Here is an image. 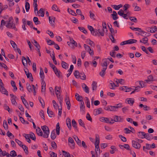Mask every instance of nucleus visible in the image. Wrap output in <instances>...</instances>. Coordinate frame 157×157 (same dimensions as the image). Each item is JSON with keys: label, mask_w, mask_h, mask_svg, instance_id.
Wrapping results in <instances>:
<instances>
[{"label": "nucleus", "mask_w": 157, "mask_h": 157, "mask_svg": "<svg viewBox=\"0 0 157 157\" xmlns=\"http://www.w3.org/2000/svg\"><path fill=\"white\" fill-rule=\"evenodd\" d=\"M13 19L12 17H10L8 21H7L6 26L8 28L14 29L15 31L17 29L16 28L15 25L13 23Z\"/></svg>", "instance_id": "nucleus-1"}, {"label": "nucleus", "mask_w": 157, "mask_h": 157, "mask_svg": "<svg viewBox=\"0 0 157 157\" xmlns=\"http://www.w3.org/2000/svg\"><path fill=\"white\" fill-rule=\"evenodd\" d=\"M137 134L139 138L141 139L145 138L148 140H150L151 139V137L149 134L145 133L144 132H139Z\"/></svg>", "instance_id": "nucleus-2"}, {"label": "nucleus", "mask_w": 157, "mask_h": 157, "mask_svg": "<svg viewBox=\"0 0 157 157\" xmlns=\"http://www.w3.org/2000/svg\"><path fill=\"white\" fill-rule=\"evenodd\" d=\"M41 128L44 133L43 137L45 138H48L50 132L48 127L46 125H44L41 126Z\"/></svg>", "instance_id": "nucleus-3"}, {"label": "nucleus", "mask_w": 157, "mask_h": 157, "mask_svg": "<svg viewBox=\"0 0 157 157\" xmlns=\"http://www.w3.org/2000/svg\"><path fill=\"white\" fill-rule=\"evenodd\" d=\"M87 28L90 31L91 34L95 36L99 35V34L98 32V31L97 30H95L94 29L92 26L88 25Z\"/></svg>", "instance_id": "nucleus-4"}, {"label": "nucleus", "mask_w": 157, "mask_h": 157, "mask_svg": "<svg viewBox=\"0 0 157 157\" xmlns=\"http://www.w3.org/2000/svg\"><path fill=\"white\" fill-rule=\"evenodd\" d=\"M137 40H128L121 42L120 44L121 45H124L127 44H132L136 43Z\"/></svg>", "instance_id": "nucleus-5"}, {"label": "nucleus", "mask_w": 157, "mask_h": 157, "mask_svg": "<svg viewBox=\"0 0 157 157\" xmlns=\"http://www.w3.org/2000/svg\"><path fill=\"white\" fill-rule=\"evenodd\" d=\"M132 145L133 147L137 149H139L141 147L140 144L137 141L135 140L132 141Z\"/></svg>", "instance_id": "nucleus-6"}, {"label": "nucleus", "mask_w": 157, "mask_h": 157, "mask_svg": "<svg viewBox=\"0 0 157 157\" xmlns=\"http://www.w3.org/2000/svg\"><path fill=\"white\" fill-rule=\"evenodd\" d=\"M102 111L103 110L101 108H99L96 109L94 110V114L95 115L99 114L102 113Z\"/></svg>", "instance_id": "nucleus-7"}, {"label": "nucleus", "mask_w": 157, "mask_h": 157, "mask_svg": "<svg viewBox=\"0 0 157 157\" xmlns=\"http://www.w3.org/2000/svg\"><path fill=\"white\" fill-rule=\"evenodd\" d=\"M114 119L115 122H121L123 120V118L120 116H115Z\"/></svg>", "instance_id": "nucleus-8"}, {"label": "nucleus", "mask_w": 157, "mask_h": 157, "mask_svg": "<svg viewBox=\"0 0 157 157\" xmlns=\"http://www.w3.org/2000/svg\"><path fill=\"white\" fill-rule=\"evenodd\" d=\"M40 75L41 78L42 82H43L44 81V71L41 67H40Z\"/></svg>", "instance_id": "nucleus-9"}, {"label": "nucleus", "mask_w": 157, "mask_h": 157, "mask_svg": "<svg viewBox=\"0 0 157 157\" xmlns=\"http://www.w3.org/2000/svg\"><path fill=\"white\" fill-rule=\"evenodd\" d=\"M67 44L70 46L74 45L77 46V43L74 40H70V41L67 42Z\"/></svg>", "instance_id": "nucleus-10"}, {"label": "nucleus", "mask_w": 157, "mask_h": 157, "mask_svg": "<svg viewBox=\"0 0 157 157\" xmlns=\"http://www.w3.org/2000/svg\"><path fill=\"white\" fill-rule=\"evenodd\" d=\"M82 86L84 91L86 93H89V89L86 85L85 83H83Z\"/></svg>", "instance_id": "nucleus-11"}, {"label": "nucleus", "mask_w": 157, "mask_h": 157, "mask_svg": "<svg viewBox=\"0 0 157 157\" xmlns=\"http://www.w3.org/2000/svg\"><path fill=\"white\" fill-rule=\"evenodd\" d=\"M56 95L58 99L59 100L61 106L63 100L62 99V98L60 96V93H59V92H56Z\"/></svg>", "instance_id": "nucleus-12"}, {"label": "nucleus", "mask_w": 157, "mask_h": 157, "mask_svg": "<svg viewBox=\"0 0 157 157\" xmlns=\"http://www.w3.org/2000/svg\"><path fill=\"white\" fill-rule=\"evenodd\" d=\"M68 142L69 143H70L71 145H70L71 147L73 148L75 146V144L74 142V141L72 138L71 137H69L68 138Z\"/></svg>", "instance_id": "nucleus-13"}, {"label": "nucleus", "mask_w": 157, "mask_h": 157, "mask_svg": "<svg viewBox=\"0 0 157 157\" xmlns=\"http://www.w3.org/2000/svg\"><path fill=\"white\" fill-rule=\"evenodd\" d=\"M0 91H1L2 94L6 95L7 96L8 95V92L4 87L1 88V90Z\"/></svg>", "instance_id": "nucleus-14"}, {"label": "nucleus", "mask_w": 157, "mask_h": 157, "mask_svg": "<svg viewBox=\"0 0 157 157\" xmlns=\"http://www.w3.org/2000/svg\"><path fill=\"white\" fill-rule=\"evenodd\" d=\"M66 123L68 128L71 129V120L69 118H67L66 120Z\"/></svg>", "instance_id": "nucleus-15"}, {"label": "nucleus", "mask_w": 157, "mask_h": 157, "mask_svg": "<svg viewBox=\"0 0 157 157\" xmlns=\"http://www.w3.org/2000/svg\"><path fill=\"white\" fill-rule=\"evenodd\" d=\"M100 121L101 122L106 123H109V118L103 117L100 118Z\"/></svg>", "instance_id": "nucleus-16"}, {"label": "nucleus", "mask_w": 157, "mask_h": 157, "mask_svg": "<svg viewBox=\"0 0 157 157\" xmlns=\"http://www.w3.org/2000/svg\"><path fill=\"white\" fill-rule=\"evenodd\" d=\"M37 13L38 14H40L39 15V16L43 17L44 16V13L42 8H41L39 11H37Z\"/></svg>", "instance_id": "nucleus-17"}, {"label": "nucleus", "mask_w": 157, "mask_h": 157, "mask_svg": "<svg viewBox=\"0 0 157 157\" xmlns=\"http://www.w3.org/2000/svg\"><path fill=\"white\" fill-rule=\"evenodd\" d=\"M92 87L93 91L96 90L97 87V83L95 81H93L92 84Z\"/></svg>", "instance_id": "nucleus-18"}, {"label": "nucleus", "mask_w": 157, "mask_h": 157, "mask_svg": "<svg viewBox=\"0 0 157 157\" xmlns=\"http://www.w3.org/2000/svg\"><path fill=\"white\" fill-rule=\"evenodd\" d=\"M75 97L76 99L78 101H80L81 102L82 101V96H80L78 94L76 93L75 95Z\"/></svg>", "instance_id": "nucleus-19"}, {"label": "nucleus", "mask_w": 157, "mask_h": 157, "mask_svg": "<svg viewBox=\"0 0 157 157\" xmlns=\"http://www.w3.org/2000/svg\"><path fill=\"white\" fill-rule=\"evenodd\" d=\"M37 128L38 129H36V132L38 135L40 136H43V132L40 128L39 127H37Z\"/></svg>", "instance_id": "nucleus-20"}, {"label": "nucleus", "mask_w": 157, "mask_h": 157, "mask_svg": "<svg viewBox=\"0 0 157 157\" xmlns=\"http://www.w3.org/2000/svg\"><path fill=\"white\" fill-rule=\"evenodd\" d=\"M65 101L66 102V104L67 106V109H70L71 108V104L69 100V98H65Z\"/></svg>", "instance_id": "nucleus-21"}, {"label": "nucleus", "mask_w": 157, "mask_h": 157, "mask_svg": "<svg viewBox=\"0 0 157 157\" xmlns=\"http://www.w3.org/2000/svg\"><path fill=\"white\" fill-rule=\"evenodd\" d=\"M61 64L62 67L63 68L66 69L68 68V64L65 62L62 61V62Z\"/></svg>", "instance_id": "nucleus-22"}, {"label": "nucleus", "mask_w": 157, "mask_h": 157, "mask_svg": "<svg viewBox=\"0 0 157 157\" xmlns=\"http://www.w3.org/2000/svg\"><path fill=\"white\" fill-rule=\"evenodd\" d=\"M23 136L25 137V138L27 140V141L29 143H31V141L29 138V134H24L23 135Z\"/></svg>", "instance_id": "nucleus-23"}, {"label": "nucleus", "mask_w": 157, "mask_h": 157, "mask_svg": "<svg viewBox=\"0 0 157 157\" xmlns=\"http://www.w3.org/2000/svg\"><path fill=\"white\" fill-rule=\"evenodd\" d=\"M33 21L36 25L40 24L41 23L40 21L38 20V17H34L33 18Z\"/></svg>", "instance_id": "nucleus-24"}, {"label": "nucleus", "mask_w": 157, "mask_h": 157, "mask_svg": "<svg viewBox=\"0 0 157 157\" xmlns=\"http://www.w3.org/2000/svg\"><path fill=\"white\" fill-rule=\"evenodd\" d=\"M79 77L82 80H85L86 79V76L84 73H80Z\"/></svg>", "instance_id": "nucleus-25"}, {"label": "nucleus", "mask_w": 157, "mask_h": 157, "mask_svg": "<svg viewBox=\"0 0 157 157\" xmlns=\"http://www.w3.org/2000/svg\"><path fill=\"white\" fill-rule=\"evenodd\" d=\"M22 61L23 65L25 66L27 65V59L24 56H22Z\"/></svg>", "instance_id": "nucleus-26"}, {"label": "nucleus", "mask_w": 157, "mask_h": 157, "mask_svg": "<svg viewBox=\"0 0 157 157\" xmlns=\"http://www.w3.org/2000/svg\"><path fill=\"white\" fill-rule=\"evenodd\" d=\"M47 112L49 117H52L54 116V115L53 112L51 111H49L48 108L47 109Z\"/></svg>", "instance_id": "nucleus-27"}, {"label": "nucleus", "mask_w": 157, "mask_h": 157, "mask_svg": "<svg viewBox=\"0 0 157 157\" xmlns=\"http://www.w3.org/2000/svg\"><path fill=\"white\" fill-rule=\"evenodd\" d=\"M80 109L81 111H84L85 105L84 101H82L80 104Z\"/></svg>", "instance_id": "nucleus-28"}, {"label": "nucleus", "mask_w": 157, "mask_h": 157, "mask_svg": "<svg viewBox=\"0 0 157 157\" xmlns=\"http://www.w3.org/2000/svg\"><path fill=\"white\" fill-rule=\"evenodd\" d=\"M26 75L27 78H29L32 82L33 81V78L32 74L31 73H29L28 72V73Z\"/></svg>", "instance_id": "nucleus-29"}, {"label": "nucleus", "mask_w": 157, "mask_h": 157, "mask_svg": "<svg viewBox=\"0 0 157 157\" xmlns=\"http://www.w3.org/2000/svg\"><path fill=\"white\" fill-rule=\"evenodd\" d=\"M72 124L73 127L76 129L77 131H78L77 127V124L74 119H73L72 121Z\"/></svg>", "instance_id": "nucleus-30"}, {"label": "nucleus", "mask_w": 157, "mask_h": 157, "mask_svg": "<svg viewBox=\"0 0 157 157\" xmlns=\"http://www.w3.org/2000/svg\"><path fill=\"white\" fill-rule=\"evenodd\" d=\"M56 134L57 135H59V134L60 131V126L59 123H57L56 127Z\"/></svg>", "instance_id": "nucleus-31"}, {"label": "nucleus", "mask_w": 157, "mask_h": 157, "mask_svg": "<svg viewBox=\"0 0 157 157\" xmlns=\"http://www.w3.org/2000/svg\"><path fill=\"white\" fill-rule=\"evenodd\" d=\"M42 84V88H41V91L42 92H44L45 90V86H46V83L45 81L42 82L41 83Z\"/></svg>", "instance_id": "nucleus-32"}, {"label": "nucleus", "mask_w": 157, "mask_h": 157, "mask_svg": "<svg viewBox=\"0 0 157 157\" xmlns=\"http://www.w3.org/2000/svg\"><path fill=\"white\" fill-rule=\"evenodd\" d=\"M128 103L132 105L134 102V99L132 98H127Z\"/></svg>", "instance_id": "nucleus-33"}, {"label": "nucleus", "mask_w": 157, "mask_h": 157, "mask_svg": "<svg viewBox=\"0 0 157 157\" xmlns=\"http://www.w3.org/2000/svg\"><path fill=\"white\" fill-rule=\"evenodd\" d=\"M52 9L55 11H57L58 12H60V10L57 7V6L56 5H53L52 7Z\"/></svg>", "instance_id": "nucleus-34"}, {"label": "nucleus", "mask_w": 157, "mask_h": 157, "mask_svg": "<svg viewBox=\"0 0 157 157\" xmlns=\"http://www.w3.org/2000/svg\"><path fill=\"white\" fill-rule=\"evenodd\" d=\"M51 137L52 140H54L56 137L55 130H53L51 133Z\"/></svg>", "instance_id": "nucleus-35"}, {"label": "nucleus", "mask_w": 157, "mask_h": 157, "mask_svg": "<svg viewBox=\"0 0 157 157\" xmlns=\"http://www.w3.org/2000/svg\"><path fill=\"white\" fill-rule=\"evenodd\" d=\"M118 86L116 85L115 83L113 82L110 83L109 86V88L111 89H114L115 87Z\"/></svg>", "instance_id": "nucleus-36"}, {"label": "nucleus", "mask_w": 157, "mask_h": 157, "mask_svg": "<svg viewBox=\"0 0 157 157\" xmlns=\"http://www.w3.org/2000/svg\"><path fill=\"white\" fill-rule=\"evenodd\" d=\"M146 32L143 31L142 30L139 33L140 35L144 37L142 38V39H145L146 38Z\"/></svg>", "instance_id": "nucleus-37"}, {"label": "nucleus", "mask_w": 157, "mask_h": 157, "mask_svg": "<svg viewBox=\"0 0 157 157\" xmlns=\"http://www.w3.org/2000/svg\"><path fill=\"white\" fill-rule=\"evenodd\" d=\"M157 31V27L156 26H154L153 27L151 28L150 29V32L151 33H154Z\"/></svg>", "instance_id": "nucleus-38"}, {"label": "nucleus", "mask_w": 157, "mask_h": 157, "mask_svg": "<svg viewBox=\"0 0 157 157\" xmlns=\"http://www.w3.org/2000/svg\"><path fill=\"white\" fill-rule=\"evenodd\" d=\"M67 10L68 12L71 14L72 15L76 16L77 15L76 13H75V12L73 10L71 9H69L68 8L67 9Z\"/></svg>", "instance_id": "nucleus-39"}, {"label": "nucleus", "mask_w": 157, "mask_h": 157, "mask_svg": "<svg viewBox=\"0 0 157 157\" xmlns=\"http://www.w3.org/2000/svg\"><path fill=\"white\" fill-rule=\"evenodd\" d=\"M32 42L34 45L37 48V49H40V46L35 40H34L33 42L32 41Z\"/></svg>", "instance_id": "nucleus-40"}, {"label": "nucleus", "mask_w": 157, "mask_h": 157, "mask_svg": "<svg viewBox=\"0 0 157 157\" xmlns=\"http://www.w3.org/2000/svg\"><path fill=\"white\" fill-rule=\"evenodd\" d=\"M10 43L12 47L14 48V50H15L16 48H17V45L16 44L13 40H11L10 41Z\"/></svg>", "instance_id": "nucleus-41"}, {"label": "nucleus", "mask_w": 157, "mask_h": 157, "mask_svg": "<svg viewBox=\"0 0 157 157\" xmlns=\"http://www.w3.org/2000/svg\"><path fill=\"white\" fill-rule=\"evenodd\" d=\"M54 19H55L54 17H49V22L51 24H53L55 22Z\"/></svg>", "instance_id": "nucleus-42"}, {"label": "nucleus", "mask_w": 157, "mask_h": 157, "mask_svg": "<svg viewBox=\"0 0 157 157\" xmlns=\"http://www.w3.org/2000/svg\"><path fill=\"white\" fill-rule=\"evenodd\" d=\"M85 98H86L85 101H86V103L87 106L88 108H90V102L89 100V98H87V97H86Z\"/></svg>", "instance_id": "nucleus-43"}, {"label": "nucleus", "mask_w": 157, "mask_h": 157, "mask_svg": "<svg viewBox=\"0 0 157 157\" xmlns=\"http://www.w3.org/2000/svg\"><path fill=\"white\" fill-rule=\"evenodd\" d=\"M78 29L80 31H81L82 32H83L85 34H87V31H86V30L84 28L82 27H78Z\"/></svg>", "instance_id": "nucleus-44"}, {"label": "nucleus", "mask_w": 157, "mask_h": 157, "mask_svg": "<svg viewBox=\"0 0 157 157\" xmlns=\"http://www.w3.org/2000/svg\"><path fill=\"white\" fill-rule=\"evenodd\" d=\"M63 155L65 157H71L69 153L65 151H62Z\"/></svg>", "instance_id": "nucleus-45"}, {"label": "nucleus", "mask_w": 157, "mask_h": 157, "mask_svg": "<svg viewBox=\"0 0 157 157\" xmlns=\"http://www.w3.org/2000/svg\"><path fill=\"white\" fill-rule=\"evenodd\" d=\"M3 126L5 130H7L8 129L7 123L6 121L5 120L3 121Z\"/></svg>", "instance_id": "nucleus-46"}, {"label": "nucleus", "mask_w": 157, "mask_h": 157, "mask_svg": "<svg viewBox=\"0 0 157 157\" xmlns=\"http://www.w3.org/2000/svg\"><path fill=\"white\" fill-rule=\"evenodd\" d=\"M25 8L27 12H28L30 9L29 3L26 2L25 4Z\"/></svg>", "instance_id": "nucleus-47"}, {"label": "nucleus", "mask_w": 157, "mask_h": 157, "mask_svg": "<svg viewBox=\"0 0 157 157\" xmlns=\"http://www.w3.org/2000/svg\"><path fill=\"white\" fill-rule=\"evenodd\" d=\"M10 155L12 157H15L17 155L16 152L14 150H13L10 151Z\"/></svg>", "instance_id": "nucleus-48"}, {"label": "nucleus", "mask_w": 157, "mask_h": 157, "mask_svg": "<svg viewBox=\"0 0 157 157\" xmlns=\"http://www.w3.org/2000/svg\"><path fill=\"white\" fill-rule=\"evenodd\" d=\"M78 122L80 125L86 129L85 124L81 119H80L78 120Z\"/></svg>", "instance_id": "nucleus-49"}, {"label": "nucleus", "mask_w": 157, "mask_h": 157, "mask_svg": "<svg viewBox=\"0 0 157 157\" xmlns=\"http://www.w3.org/2000/svg\"><path fill=\"white\" fill-rule=\"evenodd\" d=\"M30 138L33 140H35L36 138L34 134L33 133H31V134H29Z\"/></svg>", "instance_id": "nucleus-50"}, {"label": "nucleus", "mask_w": 157, "mask_h": 157, "mask_svg": "<svg viewBox=\"0 0 157 157\" xmlns=\"http://www.w3.org/2000/svg\"><path fill=\"white\" fill-rule=\"evenodd\" d=\"M148 40H140V42L141 43H143L146 45H148L149 44L148 43Z\"/></svg>", "instance_id": "nucleus-51"}, {"label": "nucleus", "mask_w": 157, "mask_h": 157, "mask_svg": "<svg viewBox=\"0 0 157 157\" xmlns=\"http://www.w3.org/2000/svg\"><path fill=\"white\" fill-rule=\"evenodd\" d=\"M98 32L99 34V35L98 36H99L100 35L101 36H104V29H103L102 31H101L100 29H99L98 30Z\"/></svg>", "instance_id": "nucleus-52"}, {"label": "nucleus", "mask_w": 157, "mask_h": 157, "mask_svg": "<svg viewBox=\"0 0 157 157\" xmlns=\"http://www.w3.org/2000/svg\"><path fill=\"white\" fill-rule=\"evenodd\" d=\"M79 74L80 73H79V71H75L74 73V76L76 78H78Z\"/></svg>", "instance_id": "nucleus-53"}, {"label": "nucleus", "mask_w": 157, "mask_h": 157, "mask_svg": "<svg viewBox=\"0 0 157 157\" xmlns=\"http://www.w3.org/2000/svg\"><path fill=\"white\" fill-rule=\"evenodd\" d=\"M84 46L85 50L87 51H88L89 50H90V51H92V50L91 49V48H90L89 46L88 45L86 44H84Z\"/></svg>", "instance_id": "nucleus-54"}, {"label": "nucleus", "mask_w": 157, "mask_h": 157, "mask_svg": "<svg viewBox=\"0 0 157 157\" xmlns=\"http://www.w3.org/2000/svg\"><path fill=\"white\" fill-rule=\"evenodd\" d=\"M124 130L125 131L124 133L125 134H129L131 132H132V133H134V132L133 131H132L131 130H130L129 129L125 128L124 129Z\"/></svg>", "instance_id": "nucleus-55"}, {"label": "nucleus", "mask_w": 157, "mask_h": 157, "mask_svg": "<svg viewBox=\"0 0 157 157\" xmlns=\"http://www.w3.org/2000/svg\"><path fill=\"white\" fill-rule=\"evenodd\" d=\"M90 13V16L91 19H93L94 20H95V18H94V17L95 16L94 13H92L91 11H90L89 12Z\"/></svg>", "instance_id": "nucleus-56"}, {"label": "nucleus", "mask_w": 157, "mask_h": 157, "mask_svg": "<svg viewBox=\"0 0 157 157\" xmlns=\"http://www.w3.org/2000/svg\"><path fill=\"white\" fill-rule=\"evenodd\" d=\"M87 43L90 45L92 46H94L95 44L94 42L91 41V40H90L89 41H88L86 42Z\"/></svg>", "instance_id": "nucleus-57"}, {"label": "nucleus", "mask_w": 157, "mask_h": 157, "mask_svg": "<svg viewBox=\"0 0 157 157\" xmlns=\"http://www.w3.org/2000/svg\"><path fill=\"white\" fill-rule=\"evenodd\" d=\"M40 115L41 117L44 120H45L44 116V112L43 110H41L40 112Z\"/></svg>", "instance_id": "nucleus-58"}, {"label": "nucleus", "mask_w": 157, "mask_h": 157, "mask_svg": "<svg viewBox=\"0 0 157 157\" xmlns=\"http://www.w3.org/2000/svg\"><path fill=\"white\" fill-rule=\"evenodd\" d=\"M119 137L121 138V140L124 142H125L126 141V139L125 137L121 135H119Z\"/></svg>", "instance_id": "nucleus-59"}, {"label": "nucleus", "mask_w": 157, "mask_h": 157, "mask_svg": "<svg viewBox=\"0 0 157 157\" xmlns=\"http://www.w3.org/2000/svg\"><path fill=\"white\" fill-rule=\"evenodd\" d=\"M86 118L89 121H92V119L89 113H87L86 116Z\"/></svg>", "instance_id": "nucleus-60"}, {"label": "nucleus", "mask_w": 157, "mask_h": 157, "mask_svg": "<svg viewBox=\"0 0 157 157\" xmlns=\"http://www.w3.org/2000/svg\"><path fill=\"white\" fill-rule=\"evenodd\" d=\"M110 111H117V110L116 109V107L114 106H110Z\"/></svg>", "instance_id": "nucleus-61"}, {"label": "nucleus", "mask_w": 157, "mask_h": 157, "mask_svg": "<svg viewBox=\"0 0 157 157\" xmlns=\"http://www.w3.org/2000/svg\"><path fill=\"white\" fill-rule=\"evenodd\" d=\"M15 141L16 142V143L18 144V145L20 147H21L22 145L23 144H22V142L21 141L19 140L18 139H16L15 140Z\"/></svg>", "instance_id": "nucleus-62"}, {"label": "nucleus", "mask_w": 157, "mask_h": 157, "mask_svg": "<svg viewBox=\"0 0 157 157\" xmlns=\"http://www.w3.org/2000/svg\"><path fill=\"white\" fill-rule=\"evenodd\" d=\"M141 48L142 51L145 52L147 54H148L149 53L148 50L146 49L145 47L142 46L141 47Z\"/></svg>", "instance_id": "nucleus-63"}, {"label": "nucleus", "mask_w": 157, "mask_h": 157, "mask_svg": "<svg viewBox=\"0 0 157 157\" xmlns=\"http://www.w3.org/2000/svg\"><path fill=\"white\" fill-rule=\"evenodd\" d=\"M120 16H123L124 14V11L122 10L121 9L117 13Z\"/></svg>", "instance_id": "nucleus-64"}]
</instances>
